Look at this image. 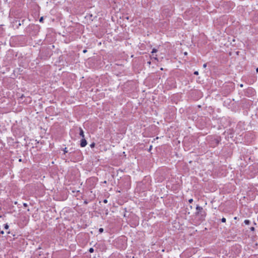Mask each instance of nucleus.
<instances>
[{
    "label": "nucleus",
    "instance_id": "cd10ccee",
    "mask_svg": "<svg viewBox=\"0 0 258 258\" xmlns=\"http://www.w3.org/2000/svg\"><path fill=\"white\" fill-rule=\"evenodd\" d=\"M240 87H243V84H241V85H240Z\"/></svg>",
    "mask_w": 258,
    "mask_h": 258
},
{
    "label": "nucleus",
    "instance_id": "aec40b11",
    "mask_svg": "<svg viewBox=\"0 0 258 258\" xmlns=\"http://www.w3.org/2000/svg\"><path fill=\"white\" fill-rule=\"evenodd\" d=\"M203 67L205 68H206L207 67V63L204 64Z\"/></svg>",
    "mask_w": 258,
    "mask_h": 258
},
{
    "label": "nucleus",
    "instance_id": "20e7f679",
    "mask_svg": "<svg viewBox=\"0 0 258 258\" xmlns=\"http://www.w3.org/2000/svg\"><path fill=\"white\" fill-rule=\"evenodd\" d=\"M79 131H80V133H79L80 136L81 137H82V138H85L84 131H83V130H82V128L81 127H79Z\"/></svg>",
    "mask_w": 258,
    "mask_h": 258
},
{
    "label": "nucleus",
    "instance_id": "6e6552de",
    "mask_svg": "<svg viewBox=\"0 0 258 258\" xmlns=\"http://www.w3.org/2000/svg\"><path fill=\"white\" fill-rule=\"evenodd\" d=\"M9 225H8V224H6L4 225V228L5 229H8L9 228Z\"/></svg>",
    "mask_w": 258,
    "mask_h": 258
},
{
    "label": "nucleus",
    "instance_id": "b1692460",
    "mask_svg": "<svg viewBox=\"0 0 258 258\" xmlns=\"http://www.w3.org/2000/svg\"><path fill=\"white\" fill-rule=\"evenodd\" d=\"M152 148V146H151L150 147V148H149V151H150V150H151Z\"/></svg>",
    "mask_w": 258,
    "mask_h": 258
},
{
    "label": "nucleus",
    "instance_id": "412c9836",
    "mask_svg": "<svg viewBox=\"0 0 258 258\" xmlns=\"http://www.w3.org/2000/svg\"><path fill=\"white\" fill-rule=\"evenodd\" d=\"M4 233V231H1L0 232V234H3Z\"/></svg>",
    "mask_w": 258,
    "mask_h": 258
},
{
    "label": "nucleus",
    "instance_id": "4be33fe9",
    "mask_svg": "<svg viewBox=\"0 0 258 258\" xmlns=\"http://www.w3.org/2000/svg\"><path fill=\"white\" fill-rule=\"evenodd\" d=\"M83 51L84 53H86L87 51V50L86 49H84Z\"/></svg>",
    "mask_w": 258,
    "mask_h": 258
},
{
    "label": "nucleus",
    "instance_id": "c85d7f7f",
    "mask_svg": "<svg viewBox=\"0 0 258 258\" xmlns=\"http://www.w3.org/2000/svg\"><path fill=\"white\" fill-rule=\"evenodd\" d=\"M8 234H10V231H8Z\"/></svg>",
    "mask_w": 258,
    "mask_h": 258
},
{
    "label": "nucleus",
    "instance_id": "f03ea898",
    "mask_svg": "<svg viewBox=\"0 0 258 258\" xmlns=\"http://www.w3.org/2000/svg\"><path fill=\"white\" fill-rule=\"evenodd\" d=\"M13 18V20H11L12 21V23L13 27L18 28L20 26H21V24L20 23V17H11Z\"/></svg>",
    "mask_w": 258,
    "mask_h": 258
},
{
    "label": "nucleus",
    "instance_id": "6ab92c4d",
    "mask_svg": "<svg viewBox=\"0 0 258 258\" xmlns=\"http://www.w3.org/2000/svg\"><path fill=\"white\" fill-rule=\"evenodd\" d=\"M23 206H24L25 207H27V206H28V205H27V204H26V203H24V204H23Z\"/></svg>",
    "mask_w": 258,
    "mask_h": 258
},
{
    "label": "nucleus",
    "instance_id": "f3484780",
    "mask_svg": "<svg viewBox=\"0 0 258 258\" xmlns=\"http://www.w3.org/2000/svg\"><path fill=\"white\" fill-rule=\"evenodd\" d=\"M192 201H193V200L192 199H189L188 201L189 203H191L192 202Z\"/></svg>",
    "mask_w": 258,
    "mask_h": 258
},
{
    "label": "nucleus",
    "instance_id": "bb28decb",
    "mask_svg": "<svg viewBox=\"0 0 258 258\" xmlns=\"http://www.w3.org/2000/svg\"><path fill=\"white\" fill-rule=\"evenodd\" d=\"M256 72L258 73V68L256 69Z\"/></svg>",
    "mask_w": 258,
    "mask_h": 258
},
{
    "label": "nucleus",
    "instance_id": "f257e3e1",
    "mask_svg": "<svg viewBox=\"0 0 258 258\" xmlns=\"http://www.w3.org/2000/svg\"><path fill=\"white\" fill-rule=\"evenodd\" d=\"M196 218H197L199 223L205 220L206 212L203 208L197 205L196 207V212L195 213Z\"/></svg>",
    "mask_w": 258,
    "mask_h": 258
},
{
    "label": "nucleus",
    "instance_id": "dca6fc26",
    "mask_svg": "<svg viewBox=\"0 0 258 258\" xmlns=\"http://www.w3.org/2000/svg\"><path fill=\"white\" fill-rule=\"evenodd\" d=\"M103 202L104 203H105V204H106V203L108 202L107 200H106V199H104V200H103Z\"/></svg>",
    "mask_w": 258,
    "mask_h": 258
},
{
    "label": "nucleus",
    "instance_id": "2eb2a0df",
    "mask_svg": "<svg viewBox=\"0 0 258 258\" xmlns=\"http://www.w3.org/2000/svg\"><path fill=\"white\" fill-rule=\"evenodd\" d=\"M194 74L195 75H199V72L198 71H195Z\"/></svg>",
    "mask_w": 258,
    "mask_h": 258
},
{
    "label": "nucleus",
    "instance_id": "4468645a",
    "mask_svg": "<svg viewBox=\"0 0 258 258\" xmlns=\"http://www.w3.org/2000/svg\"><path fill=\"white\" fill-rule=\"evenodd\" d=\"M43 21V17H40V19H39V22H42Z\"/></svg>",
    "mask_w": 258,
    "mask_h": 258
},
{
    "label": "nucleus",
    "instance_id": "39448f33",
    "mask_svg": "<svg viewBox=\"0 0 258 258\" xmlns=\"http://www.w3.org/2000/svg\"><path fill=\"white\" fill-rule=\"evenodd\" d=\"M215 141L216 144L218 145L219 144V143L220 142V141H221V139H220V138H217L215 139Z\"/></svg>",
    "mask_w": 258,
    "mask_h": 258
},
{
    "label": "nucleus",
    "instance_id": "ddd939ff",
    "mask_svg": "<svg viewBox=\"0 0 258 258\" xmlns=\"http://www.w3.org/2000/svg\"><path fill=\"white\" fill-rule=\"evenodd\" d=\"M226 219H225V218H222L221 219V221H222V222H226Z\"/></svg>",
    "mask_w": 258,
    "mask_h": 258
},
{
    "label": "nucleus",
    "instance_id": "a878e982",
    "mask_svg": "<svg viewBox=\"0 0 258 258\" xmlns=\"http://www.w3.org/2000/svg\"><path fill=\"white\" fill-rule=\"evenodd\" d=\"M113 18H114L113 17H111V19H112V20L113 21H114L115 20H113Z\"/></svg>",
    "mask_w": 258,
    "mask_h": 258
},
{
    "label": "nucleus",
    "instance_id": "0eeeda50",
    "mask_svg": "<svg viewBox=\"0 0 258 258\" xmlns=\"http://www.w3.org/2000/svg\"><path fill=\"white\" fill-rule=\"evenodd\" d=\"M95 143H92L90 144V146L91 148H93L95 147Z\"/></svg>",
    "mask_w": 258,
    "mask_h": 258
},
{
    "label": "nucleus",
    "instance_id": "393cba45",
    "mask_svg": "<svg viewBox=\"0 0 258 258\" xmlns=\"http://www.w3.org/2000/svg\"><path fill=\"white\" fill-rule=\"evenodd\" d=\"M130 17H125V18H126L127 20H129V19H130Z\"/></svg>",
    "mask_w": 258,
    "mask_h": 258
},
{
    "label": "nucleus",
    "instance_id": "9b49d317",
    "mask_svg": "<svg viewBox=\"0 0 258 258\" xmlns=\"http://www.w3.org/2000/svg\"><path fill=\"white\" fill-rule=\"evenodd\" d=\"M103 231H104V229H103V228H99V233H102V232H103Z\"/></svg>",
    "mask_w": 258,
    "mask_h": 258
},
{
    "label": "nucleus",
    "instance_id": "423d86ee",
    "mask_svg": "<svg viewBox=\"0 0 258 258\" xmlns=\"http://www.w3.org/2000/svg\"><path fill=\"white\" fill-rule=\"evenodd\" d=\"M244 223L245 225H249L250 223V221L249 220H245Z\"/></svg>",
    "mask_w": 258,
    "mask_h": 258
},
{
    "label": "nucleus",
    "instance_id": "a211bd4d",
    "mask_svg": "<svg viewBox=\"0 0 258 258\" xmlns=\"http://www.w3.org/2000/svg\"><path fill=\"white\" fill-rule=\"evenodd\" d=\"M250 229L251 231H254V228L253 227H251L250 228Z\"/></svg>",
    "mask_w": 258,
    "mask_h": 258
},
{
    "label": "nucleus",
    "instance_id": "7ed1b4c3",
    "mask_svg": "<svg viewBox=\"0 0 258 258\" xmlns=\"http://www.w3.org/2000/svg\"><path fill=\"white\" fill-rule=\"evenodd\" d=\"M87 144V141L85 139L82 138V139L80 141V146L81 147H85Z\"/></svg>",
    "mask_w": 258,
    "mask_h": 258
},
{
    "label": "nucleus",
    "instance_id": "f8f14e48",
    "mask_svg": "<svg viewBox=\"0 0 258 258\" xmlns=\"http://www.w3.org/2000/svg\"><path fill=\"white\" fill-rule=\"evenodd\" d=\"M63 152H64V154L68 152V150H67V148H65L63 149Z\"/></svg>",
    "mask_w": 258,
    "mask_h": 258
},
{
    "label": "nucleus",
    "instance_id": "9d476101",
    "mask_svg": "<svg viewBox=\"0 0 258 258\" xmlns=\"http://www.w3.org/2000/svg\"><path fill=\"white\" fill-rule=\"evenodd\" d=\"M157 51V50L156 49L153 48L152 49V53H156Z\"/></svg>",
    "mask_w": 258,
    "mask_h": 258
},
{
    "label": "nucleus",
    "instance_id": "5701e85b",
    "mask_svg": "<svg viewBox=\"0 0 258 258\" xmlns=\"http://www.w3.org/2000/svg\"><path fill=\"white\" fill-rule=\"evenodd\" d=\"M84 204H88V202L87 201H84Z\"/></svg>",
    "mask_w": 258,
    "mask_h": 258
},
{
    "label": "nucleus",
    "instance_id": "1a4fd4ad",
    "mask_svg": "<svg viewBox=\"0 0 258 258\" xmlns=\"http://www.w3.org/2000/svg\"><path fill=\"white\" fill-rule=\"evenodd\" d=\"M89 251L90 252V253H92L94 251V249L93 248L91 247V248H90V249H89Z\"/></svg>",
    "mask_w": 258,
    "mask_h": 258
}]
</instances>
